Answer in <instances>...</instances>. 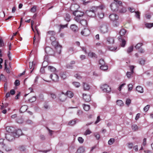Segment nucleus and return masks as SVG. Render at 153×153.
<instances>
[{
  "instance_id": "3c124183",
  "label": "nucleus",
  "mask_w": 153,
  "mask_h": 153,
  "mask_svg": "<svg viewBox=\"0 0 153 153\" xmlns=\"http://www.w3.org/2000/svg\"><path fill=\"white\" fill-rule=\"evenodd\" d=\"M78 140L80 143H82L84 142V139L81 137H79L78 138Z\"/></svg>"
},
{
  "instance_id": "412c9836",
  "label": "nucleus",
  "mask_w": 153,
  "mask_h": 153,
  "mask_svg": "<svg viewBox=\"0 0 153 153\" xmlns=\"http://www.w3.org/2000/svg\"><path fill=\"white\" fill-rule=\"evenodd\" d=\"M103 10H99V11H97V15L100 18L102 19L103 18L104 16V13L102 11Z\"/></svg>"
},
{
  "instance_id": "13d9d810",
  "label": "nucleus",
  "mask_w": 153,
  "mask_h": 153,
  "mask_svg": "<svg viewBox=\"0 0 153 153\" xmlns=\"http://www.w3.org/2000/svg\"><path fill=\"white\" fill-rule=\"evenodd\" d=\"M122 42L121 44V45L122 47H123L125 46V45L126 44V41L124 39H122Z\"/></svg>"
},
{
  "instance_id": "de8ad7c7",
  "label": "nucleus",
  "mask_w": 153,
  "mask_h": 153,
  "mask_svg": "<svg viewBox=\"0 0 153 153\" xmlns=\"http://www.w3.org/2000/svg\"><path fill=\"white\" fill-rule=\"evenodd\" d=\"M133 49V46H131L129 47L128 49L127 52L128 53L132 52Z\"/></svg>"
},
{
  "instance_id": "393cba45",
  "label": "nucleus",
  "mask_w": 153,
  "mask_h": 153,
  "mask_svg": "<svg viewBox=\"0 0 153 153\" xmlns=\"http://www.w3.org/2000/svg\"><path fill=\"white\" fill-rule=\"evenodd\" d=\"M13 129V127L10 126H7L6 128V130L8 133L13 132L12 131Z\"/></svg>"
},
{
  "instance_id": "423d86ee",
  "label": "nucleus",
  "mask_w": 153,
  "mask_h": 153,
  "mask_svg": "<svg viewBox=\"0 0 153 153\" xmlns=\"http://www.w3.org/2000/svg\"><path fill=\"white\" fill-rule=\"evenodd\" d=\"M130 71H128L126 73V76L128 79H130L132 77V75L134 73V67L133 66H129Z\"/></svg>"
},
{
  "instance_id": "39448f33",
  "label": "nucleus",
  "mask_w": 153,
  "mask_h": 153,
  "mask_svg": "<svg viewBox=\"0 0 153 153\" xmlns=\"http://www.w3.org/2000/svg\"><path fill=\"white\" fill-rule=\"evenodd\" d=\"M101 88L104 92L109 93L111 91V88L107 84L102 85L101 86Z\"/></svg>"
},
{
  "instance_id": "b1692460",
  "label": "nucleus",
  "mask_w": 153,
  "mask_h": 153,
  "mask_svg": "<svg viewBox=\"0 0 153 153\" xmlns=\"http://www.w3.org/2000/svg\"><path fill=\"white\" fill-rule=\"evenodd\" d=\"M88 56L90 58H96L97 57L96 54L93 52H89L88 53Z\"/></svg>"
},
{
  "instance_id": "a18cd8bd",
  "label": "nucleus",
  "mask_w": 153,
  "mask_h": 153,
  "mask_svg": "<svg viewBox=\"0 0 153 153\" xmlns=\"http://www.w3.org/2000/svg\"><path fill=\"white\" fill-rule=\"evenodd\" d=\"M131 101L129 99H127L126 101V104L128 106L131 104Z\"/></svg>"
},
{
  "instance_id": "4468645a",
  "label": "nucleus",
  "mask_w": 153,
  "mask_h": 153,
  "mask_svg": "<svg viewBox=\"0 0 153 153\" xmlns=\"http://www.w3.org/2000/svg\"><path fill=\"white\" fill-rule=\"evenodd\" d=\"M13 133H14L15 137L16 138L19 137L20 135L22 134V130L20 129H18L16 130V131Z\"/></svg>"
},
{
  "instance_id": "dca6fc26",
  "label": "nucleus",
  "mask_w": 153,
  "mask_h": 153,
  "mask_svg": "<svg viewBox=\"0 0 153 153\" xmlns=\"http://www.w3.org/2000/svg\"><path fill=\"white\" fill-rule=\"evenodd\" d=\"M85 152V148L82 146H81L77 149L76 153H84Z\"/></svg>"
},
{
  "instance_id": "8fccbe9b",
  "label": "nucleus",
  "mask_w": 153,
  "mask_h": 153,
  "mask_svg": "<svg viewBox=\"0 0 153 153\" xmlns=\"http://www.w3.org/2000/svg\"><path fill=\"white\" fill-rule=\"evenodd\" d=\"M143 45L142 43H139L136 45L135 48L137 49H139Z\"/></svg>"
},
{
  "instance_id": "c756f323",
  "label": "nucleus",
  "mask_w": 153,
  "mask_h": 153,
  "mask_svg": "<svg viewBox=\"0 0 153 153\" xmlns=\"http://www.w3.org/2000/svg\"><path fill=\"white\" fill-rule=\"evenodd\" d=\"M48 69L51 72H53L54 73L56 72V68L53 66H49L48 67Z\"/></svg>"
},
{
  "instance_id": "58836bf2",
  "label": "nucleus",
  "mask_w": 153,
  "mask_h": 153,
  "mask_svg": "<svg viewBox=\"0 0 153 153\" xmlns=\"http://www.w3.org/2000/svg\"><path fill=\"white\" fill-rule=\"evenodd\" d=\"M81 17H82L79 16H75L74 18V20L77 22L79 23L82 20L81 18Z\"/></svg>"
},
{
  "instance_id": "338daca9",
  "label": "nucleus",
  "mask_w": 153,
  "mask_h": 153,
  "mask_svg": "<svg viewBox=\"0 0 153 153\" xmlns=\"http://www.w3.org/2000/svg\"><path fill=\"white\" fill-rule=\"evenodd\" d=\"M150 107V105H147L145 106L143 108L144 111H147L149 109Z\"/></svg>"
},
{
  "instance_id": "37998d69",
  "label": "nucleus",
  "mask_w": 153,
  "mask_h": 153,
  "mask_svg": "<svg viewBox=\"0 0 153 153\" xmlns=\"http://www.w3.org/2000/svg\"><path fill=\"white\" fill-rule=\"evenodd\" d=\"M36 5H34L31 9H30V12L34 13L36 11Z\"/></svg>"
},
{
  "instance_id": "f257e3e1",
  "label": "nucleus",
  "mask_w": 153,
  "mask_h": 153,
  "mask_svg": "<svg viewBox=\"0 0 153 153\" xmlns=\"http://www.w3.org/2000/svg\"><path fill=\"white\" fill-rule=\"evenodd\" d=\"M122 4L121 1L114 0V2L111 5V9L113 11H117L120 13H124L127 11V8Z\"/></svg>"
},
{
  "instance_id": "ddd939ff",
  "label": "nucleus",
  "mask_w": 153,
  "mask_h": 153,
  "mask_svg": "<svg viewBox=\"0 0 153 153\" xmlns=\"http://www.w3.org/2000/svg\"><path fill=\"white\" fill-rule=\"evenodd\" d=\"M66 95L63 92L59 96V99L60 101L63 102L66 99Z\"/></svg>"
},
{
  "instance_id": "a19ab883",
  "label": "nucleus",
  "mask_w": 153,
  "mask_h": 153,
  "mask_svg": "<svg viewBox=\"0 0 153 153\" xmlns=\"http://www.w3.org/2000/svg\"><path fill=\"white\" fill-rule=\"evenodd\" d=\"M6 80V79L5 77L3 74H1L0 76V81L2 80L5 82Z\"/></svg>"
},
{
  "instance_id": "4d7b16f0",
  "label": "nucleus",
  "mask_w": 153,
  "mask_h": 153,
  "mask_svg": "<svg viewBox=\"0 0 153 153\" xmlns=\"http://www.w3.org/2000/svg\"><path fill=\"white\" fill-rule=\"evenodd\" d=\"M48 65V63L47 61H44L42 63V67H46Z\"/></svg>"
},
{
  "instance_id": "7c9ffc66",
  "label": "nucleus",
  "mask_w": 153,
  "mask_h": 153,
  "mask_svg": "<svg viewBox=\"0 0 153 153\" xmlns=\"http://www.w3.org/2000/svg\"><path fill=\"white\" fill-rule=\"evenodd\" d=\"M83 107L84 109L86 111H89L90 109V105H88L83 104Z\"/></svg>"
},
{
  "instance_id": "9b49d317",
  "label": "nucleus",
  "mask_w": 153,
  "mask_h": 153,
  "mask_svg": "<svg viewBox=\"0 0 153 153\" xmlns=\"http://www.w3.org/2000/svg\"><path fill=\"white\" fill-rule=\"evenodd\" d=\"M82 35L85 36H88L90 34V31L88 28H84L81 32Z\"/></svg>"
},
{
  "instance_id": "e2e57ef3",
  "label": "nucleus",
  "mask_w": 153,
  "mask_h": 153,
  "mask_svg": "<svg viewBox=\"0 0 153 153\" xmlns=\"http://www.w3.org/2000/svg\"><path fill=\"white\" fill-rule=\"evenodd\" d=\"M128 90L131 91L133 88V85L131 84H129L128 85Z\"/></svg>"
},
{
  "instance_id": "0e129e2a",
  "label": "nucleus",
  "mask_w": 153,
  "mask_h": 153,
  "mask_svg": "<svg viewBox=\"0 0 153 153\" xmlns=\"http://www.w3.org/2000/svg\"><path fill=\"white\" fill-rule=\"evenodd\" d=\"M133 144L132 143H129L127 144V146L128 147L129 149H131L132 148Z\"/></svg>"
},
{
  "instance_id": "5701e85b",
  "label": "nucleus",
  "mask_w": 153,
  "mask_h": 153,
  "mask_svg": "<svg viewBox=\"0 0 153 153\" xmlns=\"http://www.w3.org/2000/svg\"><path fill=\"white\" fill-rule=\"evenodd\" d=\"M66 95L70 98L74 96V94L70 91H67L66 93Z\"/></svg>"
},
{
  "instance_id": "f704fd0d",
  "label": "nucleus",
  "mask_w": 153,
  "mask_h": 153,
  "mask_svg": "<svg viewBox=\"0 0 153 153\" xmlns=\"http://www.w3.org/2000/svg\"><path fill=\"white\" fill-rule=\"evenodd\" d=\"M131 128L133 131H136L138 130V128L137 125L134 124L132 125Z\"/></svg>"
},
{
  "instance_id": "1a4fd4ad",
  "label": "nucleus",
  "mask_w": 153,
  "mask_h": 153,
  "mask_svg": "<svg viewBox=\"0 0 153 153\" xmlns=\"http://www.w3.org/2000/svg\"><path fill=\"white\" fill-rule=\"evenodd\" d=\"M100 31L102 33H105L108 32V28L107 26L105 25L101 26L100 28Z\"/></svg>"
},
{
  "instance_id": "f03ea898",
  "label": "nucleus",
  "mask_w": 153,
  "mask_h": 153,
  "mask_svg": "<svg viewBox=\"0 0 153 153\" xmlns=\"http://www.w3.org/2000/svg\"><path fill=\"white\" fill-rule=\"evenodd\" d=\"M55 34V32L53 31H49L47 32V35L50 36V39L52 41V44L54 46L57 52L60 54L61 51L62 47L57 42L55 41V38L53 36Z\"/></svg>"
},
{
  "instance_id": "2eb2a0df",
  "label": "nucleus",
  "mask_w": 153,
  "mask_h": 153,
  "mask_svg": "<svg viewBox=\"0 0 153 153\" xmlns=\"http://www.w3.org/2000/svg\"><path fill=\"white\" fill-rule=\"evenodd\" d=\"M83 98L84 101L86 102H88L91 100L90 96L89 95H87L86 94H83Z\"/></svg>"
},
{
  "instance_id": "c9c22d12",
  "label": "nucleus",
  "mask_w": 153,
  "mask_h": 153,
  "mask_svg": "<svg viewBox=\"0 0 153 153\" xmlns=\"http://www.w3.org/2000/svg\"><path fill=\"white\" fill-rule=\"evenodd\" d=\"M117 104L120 106L123 105L124 104L123 101L120 100H118L117 101Z\"/></svg>"
},
{
  "instance_id": "aec40b11",
  "label": "nucleus",
  "mask_w": 153,
  "mask_h": 153,
  "mask_svg": "<svg viewBox=\"0 0 153 153\" xmlns=\"http://www.w3.org/2000/svg\"><path fill=\"white\" fill-rule=\"evenodd\" d=\"M83 86L84 90L87 91L90 89V86L88 83L83 82Z\"/></svg>"
},
{
  "instance_id": "a878e982",
  "label": "nucleus",
  "mask_w": 153,
  "mask_h": 153,
  "mask_svg": "<svg viewBox=\"0 0 153 153\" xmlns=\"http://www.w3.org/2000/svg\"><path fill=\"white\" fill-rule=\"evenodd\" d=\"M82 25L84 26H85L87 25V23L86 20L85 19H82L79 22Z\"/></svg>"
},
{
  "instance_id": "2f4dec72",
  "label": "nucleus",
  "mask_w": 153,
  "mask_h": 153,
  "mask_svg": "<svg viewBox=\"0 0 153 153\" xmlns=\"http://www.w3.org/2000/svg\"><path fill=\"white\" fill-rule=\"evenodd\" d=\"M64 17L65 20L67 22H69L71 20V16L69 14H66Z\"/></svg>"
},
{
  "instance_id": "9d476101",
  "label": "nucleus",
  "mask_w": 153,
  "mask_h": 153,
  "mask_svg": "<svg viewBox=\"0 0 153 153\" xmlns=\"http://www.w3.org/2000/svg\"><path fill=\"white\" fill-rule=\"evenodd\" d=\"M73 14L75 16L82 17L84 15V13L80 11L75 10L73 12Z\"/></svg>"
},
{
  "instance_id": "f3484780",
  "label": "nucleus",
  "mask_w": 153,
  "mask_h": 153,
  "mask_svg": "<svg viewBox=\"0 0 153 153\" xmlns=\"http://www.w3.org/2000/svg\"><path fill=\"white\" fill-rule=\"evenodd\" d=\"M79 7V6L77 4H72L71 7V10H72L74 11L78 9Z\"/></svg>"
},
{
  "instance_id": "4c0bfd02",
  "label": "nucleus",
  "mask_w": 153,
  "mask_h": 153,
  "mask_svg": "<svg viewBox=\"0 0 153 153\" xmlns=\"http://www.w3.org/2000/svg\"><path fill=\"white\" fill-rule=\"evenodd\" d=\"M72 84L76 88H78L80 85V83L78 82H73Z\"/></svg>"
},
{
  "instance_id": "ea45409f",
  "label": "nucleus",
  "mask_w": 153,
  "mask_h": 153,
  "mask_svg": "<svg viewBox=\"0 0 153 153\" xmlns=\"http://www.w3.org/2000/svg\"><path fill=\"white\" fill-rule=\"evenodd\" d=\"M115 141V139L113 138H111L108 141V143L109 145L112 144Z\"/></svg>"
},
{
  "instance_id": "5fc2aeb1",
  "label": "nucleus",
  "mask_w": 153,
  "mask_h": 153,
  "mask_svg": "<svg viewBox=\"0 0 153 153\" xmlns=\"http://www.w3.org/2000/svg\"><path fill=\"white\" fill-rule=\"evenodd\" d=\"M94 135L96 137L97 139L98 140L100 138V135L97 133H95L94 134Z\"/></svg>"
},
{
  "instance_id": "e433bc0d",
  "label": "nucleus",
  "mask_w": 153,
  "mask_h": 153,
  "mask_svg": "<svg viewBox=\"0 0 153 153\" xmlns=\"http://www.w3.org/2000/svg\"><path fill=\"white\" fill-rule=\"evenodd\" d=\"M146 27L149 28H150L153 27V23H146L145 24Z\"/></svg>"
},
{
  "instance_id": "6e6d98bb",
  "label": "nucleus",
  "mask_w": 153,
  "mask_h": 153,
  "mask_svg": "<svg viewBox=\"0 0 153 153\" xmlns=\"http://www.w3.org/2000/svg\"><path fill=\"white\" fill-rule=\"evenodd\" d=\"M136 17L139 19H140V13L138 11H135Z\"/></svg>"
},
{
  "instance_id": "4be33fe9",
  "label": "nucleus",
  "mask_w": 153,
  "mask_h": 153,
  "mask_svg": "<svg viewBox=\"0 0 153 153\" xmlns=\"http://www.w3.org/2000/svg\"><path fill=\"white\" fill-rule=\"evenodd\" d=\"M136 90L139 92L143 93V88L140 86H138L136 88Z\"/></svg>"
},
{
  "instance_id": "c03bdc74",
  "label": "nucleus",
  "mask_w": 153,
  "mask_h": 153,
  "mask_svg": "<svg viewBox=\"0 0 153 153\" xmlns=\"http://www.w3.org/2000/svg\"><path fill=\"white\" fill-rule=\"evenodd\" d=\"M74 77H75L76 79L80 80L82 78V77L81 76L78 74H76L74 75Z\"/></svg>"
},
{
  "instance_id": "20e7f679",
  "label": "nucleus",
  "mask_w": 153,
  "mask_h": 153,
  "mask_svg": "<svg viewBox=\"0 0 153 153\" xmlns=\"http://www.w3.org/2000/svg\"><path fill=\"white\" fill-rule=\"evenodd\" d=\"M14 133L13 132L7 133L5 134V138L9 141H11L14 140L15 137Z\"/></svg>"
},
{
  "instance_id": "79ce46f5",
  "label": "nucleus",
  "mask_w": 153,
  "mask_h": 153,
  "mask_svg": "<svg viewBox=\"0 0 153 153\" xmlns=\"http://www.w3.org/2000/svg\"><path fill=\"white\" fill-rule=\"evenodd\" d=\"M34 64H33V62H30L29 63V68L30 69H31L33 68V69L31 71L30 73H31L34 68Z\"/></svg>"
},
{
  "instance_id": "bb28decb",
  "label": "nucleus",
  "mask_w": 153,
  "mask_h": 153,
  "mask_svg": "<svg viewBox=\"0 0 153 153\" xmlns=\"http://www.w3.org/2000/svg\"><path fill=\"white\" fill-rule=\"evenodd\" d=\"M2 148L7 152H9L12 150V149L10 147L6 146L5 144Z\"/></svg>"
},
{
  "instance_id": "72a5a7b5",
  "label": "nucleus",
  "mask_w": 153,
  "mask_h": 153,
  "mask_svg": "<svg viewBox=\"0 0 153 153\" xmlns=\"http://www.w3.org/2000/svg\"><path fill=\"white\" fill-rule=\"evenodd\" d=\"M107 41L109 43L112 44L114 42V39L112 37H108L107 38Z\"/></svg>"
},
{
  "instance_id": "0eeeda50",
  "label": "nucleus",
  "mask_w": 153,
  "mask_h": 153,
  "mask_svg": "<svg viewBox=\"0 0 153 153\" xmlns=\"http://www.w3.org/2000/svg\"><path fill=\"white\" fill-rule=\"evenodd\" d=\"M50 77L54 82H57L59 80V77L56 72L51 74Z\"/></svg>"
},
{
  "instance_id": "473e14b6",
  "label": "nucleus",
  "mask_w": 153,
  "mask_h": 153,
  "mask_svg": "<svg viewBox=\"0 0 153 153\" xmlns=\"http://www.w3.org/2000/svg\"><path fill=\"white\" fill-rule=\"evenodd\" d=\"M100 68L101 70L104 71L107 70L108 69V66L106 64L102 66H100Z\"/></svg>"
},
{
  "instance_id": "bf43d9fd",
  "label": "nucleus",
  "mask_w": 153,
  "mask_h": 153,
  "mask_svg": "<svg viewBox=\"0 0 153 153\" xmlns=\"http://www.w3.org/2000/svg\"><path fill=\"white\" fill-rule=\"evenodd\" d=\"M73 65L69 63L67 64L66 65V68H68L72 69L73 68Z\"/></svg>"
},
{
  "instance_id": "f8f14e48",
  "label": "nucleus",
  "mask_w": 153,
  "mask_h": 153,
  "mask_svg": "<svg viewBox=\"0 0 153 153\" xmlns=\"http://www.w3.org/2000/svg\"><path fill=\"white\" fill-rule=\"evenodd\" d=\"M46 53L49 55H52L54 54L53 51L52 49L49 47H47L45 48Z\"/></svg>"
},
{
  "instance_id": "69168bd1",
  "label": "nucleus",
  "mask_w": 153,
  "mask_h": 153,
  "mask_svg": "<svg viewBox=\"0 0 153 153\" xmlns=\"http://www.w3.org/2000/svg\"><path fill=\"white\" fill-rule=\"evenodd\" d=\"M126 85L125 83H123L120 85L118 88V90L120 91L122 88Z\"/></svg>"
},
{
  "instance_id": "6ab92c4d",
  "label": "nucleus",
  "mask_w": 153,
  "mask_h": 153,
  "mask_svg": "<svg viewBox=\"0 0 153 153\" xmlns=\"http://www.w3.org/2000/svg\"><path fill=\"white\" fill-rule=\"evenodd\" d=\"M70 28L74 32H76L78 30L77 26L74 24L71 25L70 26Z\"/></svg>"
},
{
  "instance_id": "774afa93",
  "label": "nucleus",
  "mask_w": 153,
  "mask_h": 153,
  "mask_svg": "<svg viewBox=\"0 0 153 153\" xmlns=\"http://www.w3.org/2000/svg\"><path fill=\"white\" fill-rule=\"evenodd\" d=\"M68 52L73 53L74 51V48L73 47H70L68 49Z\"/></svg>"
},
{
  "instance_id": "a211bd4d",
  "label": "nucleus",
  "mask_w": 153,
  "mask_h": 153,
  "mask_svg": "<svg viewBox=\"0 0 153 153\" xmlns=\"http://www.w3.org/2000/svg\"><path fill=\"white\" fill-rule=\"evenodd\" d=\"M28 108V106L26 105H24L22 106L20 109V112L21 113H23Z\"/></svg>"
},
{
  "instance_id": "680f3d73",
  "label": "nucleus",
  "mask_w": 153,
  "mask_h": 153,
  "mask_svg": "<svg viewBox=\"0 0 153 153\" xmlns=\"http://www.w3.org/2000/svg\"><path fill=\"white\" fill-rule=\"evenodd\" d=\"M5 144L4 143V139H0V145L3 147Z\"/></svg>"
},
{
  "instance_id": "cd10ccee",
  "label": "nucleus",
  "mask_w": 153,
  "mask_h": 153,
  "mask_svg": "<svg viewBox=\"0 0 153 153\" xmlns=\"http://www.w3.org/2000/svg\"><path fill=\"white\" fill-rule=\"evenodd\" d=\"M126 32V30L124 29H122L120 30L119 34L121 36H123L124 35Z\"/></svg>"
},
{
  "instance_id": "7ed1b4c3",
  "label": "nucleus",
  "mask_w": 153,
  "mask_h": 153,
  "mask_svg": "<svg viewBox=\"0 0 153 153\" xmlns=\"http://www.w3.org/2000/svg\"><path fill=\"white\" fill-rule=\"evenodd\" d=\"M105 7L103 5H101L98 7H93L91 8L90 10H87L85 13L88 16L94 17L96 16L97 11L103 10Z\"/></svg>"
},
{
  "instance_id": "6e6552de",
  "label": "nucleus",
  "mask_w": 153,
  "mask_h": 153,
  "mask_svg": "<svg viewBox=\"0 0 153 153\" xmlns=\"http://www.w3.org/2000/svg\"><path fill=\"white\" fill-rule=\"evenodd\" d=\"M109 18L111 21L114 22L117 21L118 19V15L115 14H112L110 15Z\"/></svg>"
},
{
  "instance_id": "c85d7f7f",
  "label": "nucleus",
  "mask_w": 153,
  "mask_h": 153,
  "mask_svg": "<svg viewBox=\"0 0 153 153\" xmlns=\"http://www.w3.org/2000/svg\"><path fill=\"white\" fill-rule=\"evenodd\" d=\"M76 119H74V120H72L70 121L68 123V125L72 126L75 125L76 123Z\"/></svg>"
},
{
  "instance_id": "49530a36",
  "label": "nucleus",
  "mask_w": 153,
  "mask_h": 153,
  "mask_svg": "<svg viewBox=\"0 0 153 153\" xmlns=\"http://www.w3.org/2000/svg\"><path fill=\"white\" fill-rule=\"evenodd\" d=\"M36 100V97L33 96L29 100V101L30 102H35Z\"/></svg>"
},
{
  "instance_id": "603ef678",
  "label": "nucleus",
  "mask_w": 153,
  "mask_h": 153,
  "mask_svg": "<svg viewBox=\"0 0 153 153\" xmlns=\"http://www.w3.org/2000/svg\"><path fill=\"white\" fill-rule=\"evenodd\" d=\"M145 60L143 59H141L139 60V64L141 65H144L145 64Z\"/></svg>"
},
{
  "instance_id": "864d4df0",
  "label": "nucleus",
  "mask_w": 153,
  "mask_h": 153,
  "mask_svg": "<svg viewBox=\"0 0 153 153\" xmlns=\"http://www.w3.org/2000/svg\"><path fill=\"white\" fill-rule=\"evenodd\" d=\"M60 76L61 78L64 79L66 78L67 76L65 73H62L61 74Z\"/></svg>"
},
{
  "instance_id": "09e8293b",
  "label": "nucleus",
  "mask_w": 153,
  "mask_h": 153,
  "mask_svg": "<svg viewBox=\"0 0 153 153\" xmlns=\"http://www.w3.org/2000/svg\"><path fill=\"white\" fill-rule=\"evenodd\" d=\"M99 63L101 65V66H102L105 64L103 59H100L99 61Z\"/></svg>"
},
{
  "instance_id": "052dcab7",
  "label": "nucleus",
  "mask_w": 153,
  "mask_h": 153,
  "mask_svg": "<svg viewBox=\"0 0 153 153\" xmlns=\"http://www.w3.org/2000/svg\"><path fill=\"white\" fill-rule=\"evenodd\" d=\"M91 133V132L89 129L87 130L85 132L84 135H87L88 134H89Z\"/></svg>"
}]
</instances>
